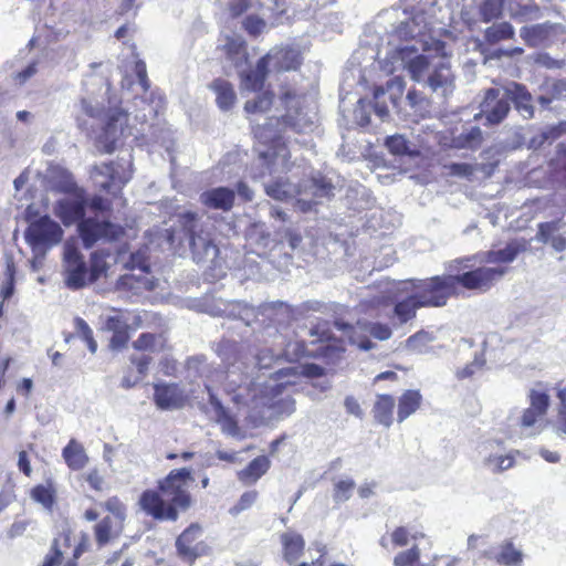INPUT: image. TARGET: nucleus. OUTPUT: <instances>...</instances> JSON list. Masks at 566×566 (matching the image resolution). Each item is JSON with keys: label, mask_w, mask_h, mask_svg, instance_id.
<instances>
[{"label": "nucleus", "mask_w": 566, "mask_h": 566, "mask_svg": "<svg viewBox=\"0 0 566 566\" xmlns=\"http://www.w3.org/2000/svg\"><path fill=\"white\" fill-rule=\"evenodd\" d=\"M281 99L286 108L282 120L272 117L265 125L254 128V136L258 140L255 150L259 156L250 175L253 180L262 182L269 197L285 201L302 195L303 190L281 176L290 169V151L282 140L281 126L291 127L293 130L302 133L312 127L313 117L303 111L304 97L295 92L286 90Z\"/></svg>", "instance_id": "obj_1"}, {"label": "nucleus", "mask_w": 566, "mask_h": 566, "mask_svg": "<svg viewBox=\"0 0 566 566\" xmlns=\"http://www.w3.org/2000/svg\"><path fill=\"white\" fill-rule=\"evenodd\" d=\"M240 367L232 366L226 373V389L234 392L233 399L238 403L251 406L252 408H266L269 418L289 417L295 411V400L291 397L289 389L295 385L298 373L296 368H282L268 377L264 373L255 377L245 375L243 382H238V370ZM218 379L223 378L218 373Z\"/></svg>", "instance_id": "obj_2"}, {"label": "nucleus", "mask_w": 566, "mask_h": 566, "mask_svg": "<svg viewBox=\"0 0 566 566\" xmlns=\"http://www.w3.org/2000/svg\"><path fill=\"white\" fill-rule=\"evenodd\" d=\"M427 21L423 13L419 12L407 18L396 27L394 36L406 43L397 45L388 55L391 66L386 69L394 73L399 69H406L410 77L416 82H426V72L433 56L444 57L446 43L432 38H427Z\"/></svg>", "instance_id": "obj_3"}, {"label": "nucleus", "mask_w": 566, "mask_h": 566, "mask_svg": "<svg viewBox=\"0 0 566 566\" xmlns=\"http://www.w3.org/2000/svg\"><path fill=\"white\" fill-rule=\"evenodd\" d=\"M86 203L84 192L76 190L57 200L53 207V212L66 227L81 221L78 231L86 249H91L99 241L116 240L123 233V228L104 219H83Z\"/></svg>", "instance_id": "obj_4"}, {"label": "nucleus", "mask_w": 566, "mask_h": 566, "mask_svg": "<svg viewBox=\"0 0 566 566\" xmlns=\"http://www.w3.org/2000/svg\"><path fill=\"white\" fill-rule=\"evenodd\" d=\"M178 222L189 241L192 260L211 270H221L222 260L214 242V227L210 219L193 211H184L178 214Z\"/></svg>", "instance_id": "obj_5"}, {"label": "nucleus", "mask_w": 566, "mask_h": 566, "mask_svg": "<svg viewBox=\"0 0 566 566\" xmlns=\"http://www.w3.org/2000/svg\"><path fill=\"white\" fill-rule=\"evenodd\" d=\"M455 279L452 275L433 276L427 280H412L399 283L403 290L412 292L423 307H439L446 305L450 295L455 292Z\"/></svg>", "instance_id": "obj_6"}, {"label": "nucleus", "mask_w": 566, "mask_h": 566, "mask_svg": "<svg viewBox=\"0 0 566 566\" xmlns=\"http://www.w3.org/2000/svg\"><path fill=\"white\" fill-rule=\"evenodd\" d=\"M193 482L190 468L176 469L158 481V490L174 510L186 511L191 506L190 484Z\"/></svg>", "instance_id": "obj_7"}, {"label": "nucleus", "mask_w": 566, "mask_h": 566, "mask_svg": "<svg viewBox=\"0 0 566 566\" xmlns=\"http://www.w3.org/2000/svg\"><path fill=\"white\" fill-rule=\"evenodd\" d=\"M133 175L130 155L115 163L96 165L91 174L96 187L117 196Z\"/></svg>", "instance_id": "obj_8"}, {"label": "nucleus", "mask_w": 566, "mask_h": 566, "mask_svg": "<svg viewBox=\"0 0 566 566\" xmlns=\"http://www.w3.org/2000/svg\"><path fill=\"white\" fill-rule=\"evenodd\" d=\"M24 237L32 252L43 254L61 242L63 230L49 216H42L29 224Z\"/></svg>", "instance_id": "obj_9"}, {"label": "nucleus", "mask_w": 566, "mask_h": 566, "mask_svg": "<svg viewBox=\"0 0 566 566\" xmlns=\"http://www.w3.org/2000/svg\"><path fill=\"white\" fill-rule=\"evenodd\" d=\"M63 262L65 275L64 282L69 289L78 290L88 283H93L83 255L71 242L64 243Z\"/></svg>", "instance_id": "obj_10"}, {"label": "nucleus", "mask_w": 566, "mask_h": 566, "mask_svg": "<svg viewBox=\"0 0 566 566\" xmlns=\"http://www.w3.org/2000/svg\"><path fill=\"white\" fill-rule=\"evenodd\" d=\"M127 123V113L120 109L109 111L102 133L96 138L97 147L105 153H112L123 137L132 135V128Z\"/></svg>", "instance_id": "obj_11"}, {"label": "nucleus", "mask_w": 566, "mask_h": 566, "mask_svg": "<svg viewBox=\"0 0 566 566\" xmlns=\"http://www.w3.org/2000/svg\"><path fill=\"white\" fill-rule=\"evenodd\" d=\"M479 457L482 467L491 473L497 474L511 469L515 463L513 452H506L499 440H488L480 444Z\"/></svg>", "instance_id": "obj_12"}, {"label": "nucleus", "mask_w": 566, "mask_h": 566, "mask_svg": "<svg viewBox=\"0 0 566 566\" xmlns=\"http://www.w3.org/2000/svg\"><path fill=\"white\" fill-rule=\"evenodd\" d=\"M505 273L506 268L503 266H480L462 274L452 275V279H455V289L458 285H462L468 290L485 292L495 282L500 281Z\"/></svg>", "instance_id": "obj_13"}, {"label": "nucleus", "mask_w": 566, "mask_h": 566, "mask_svg": "<svg viewBox=\"0 0 566 566\" xmlns=\"http://www.w3.org/2000/svg\"><path fill=\"white\" fill-rule=\"evenodd\" d=\"M430 138H434V136L427 134L421 137L411 134V138H408L402 134H395L386 138L385 146L395 156L416 159L421 157L423 151L430 149Z\"/></svg>", "instance_id": "obj_14"}, {"label": "nucleus", "mask_w": 566, "mask_h": 566, "mask_svg": "<svg viewBox=\"0 0 566 566\" xmlns=\"http://www.w3.org/2000/svg\"><path fill=\"white\" fill-rule=\"evenodd\" d=\"M481 115L491 125L500 124L510 112L506 86L502 88H489L481 102Z\"/></svg>", "instance_id": "obj_15"}, {"label": "nucleus", "mask_w": 566, "mask_h": 566, "mask_svg": "<svg viewBox=\"0 0 566 566\" xmlns=\"http://www.w3.org/2000/svg\"><path fill=\"white\" fill-rule=\"evenodd\" d=\"M139 507L156 521L178 520L179 513L169 506L166 499L156 490H145L138 500Z\"/></svg>", "instance_id": "obj_16"}, {"label": "nucleus", "mask_w": 566, "mask_h": 566, "mask_svg": "<svg viewBox=\"0 0 566 566\" xmlns=\"http://www.w3.org/2000/svg\"><path fill=\"white\" fill-rule=\"evenodd\" d=\"M290 314L287 305L282 302L266 303L259 308L245 306L241 313V319L245 325L252 326L254 323H264L265 318L274 323H281Z\"/></svg>", "instance_id": "obj_17"}, {"label": "nucleus", "mask_w": 566, "mask_h": 566, "mask_svg": "<svg viewBox=\"0 0 566 566\" xmlns=\"http://www.w3.org/2000/svg\"><path fill=\"white\" fill-rule=\"evenodd\" d=\"M132 266L139 268L142 273L136 275L133 273L124 274L117 282V287L124 291H130L134 295H138L144 291H150L154 289V283L148 277L144 270L146 268L144 260L139 254H132Z\"/></svg>", "instance_id": "obj_18"}, {"label": "nucleus", "mask_w": 566, "mask_h": 566, "mask_svg": "<svg viewBox=\"0 0 566 566\" xmlns=\"http://www.w3.org/2000/svg\"><path fill=\"white\" fill-rule=\"evenodd\" d=\"M433 66L434 69L428 75L426 83L433 93L447 97L454 90V76L450 64L446 61H440L433 64Z\"/></svg>", "instance_id": "obj_19"}, {"label": "nucleus", "mask_w": 566, "mask_h": 566, "mask_svg": "<svg viewBox=\"0 0 566 566\" xmlns=\"http://www.w3.org/2000/svg\"><path fill=\"white\" fill-rule=\"evenodd\" d=\"M423 307L419 303V298L416 294L410 292V295L401 301H395V305L392 308H389L388 305L384 306V315L389 317L392 322V325H402L416 316V312L418 308Z\"/></svg>", "instance_id": "obj_20"}, {"label": "nucleus", "mask_w": 566, "mask_h": 566, "mask_svg": "<svg viewBox=\"0 0 566 566\" xmlns=\"http://www.w3.org/2000/svg\"><path fill=\"white\" fill-rule=\"evenodd\" d=\"M261 60L269 71H290L300 65V53L294 49L274 48Z\"/></svg>", "instance_id": "obj_21"}, {"label": "nucleus", "mask_w": 566, "mask_h": 566, "mask_svg": "<svg viewBox=\"0 0 566 566\" xmlns=\"http://www.w3.org/2000/svg\"><path fill=\"white\" fill-rule=\"evenodd\" d=\"M154 400L160 409H178L186 401V395L176 384L155 385Z\"/></svg>", "instance_id": "obj_22"}, {"label": "nucleus", "mask_w": 566, "mask_h": 566, "mask_svg": "<svg viewBox=\"0 0 566 566\" xmlns=\"http://www.w3.org/2000/svg\"><path fill=\"white\" fill-rule=\"evenodd\" d=\"M506 92L509 95V102L514 104L515 109L524 119H531L534 117L535 109L533 105V97L528 90L516 82H512L506 85Z\"/></svg>", "instance_id": "obj_23"}, {"label": "nucleus", "mask_w": 566, "mask_h": 566, "mask_svg": "<svg viewBox=\"0 0 566 566\" xmlns=\"http://www.w3.org/2000/svg\"><path fill=\"white\" fill-rule=\"evenodd\" d=\"M201 535V527L197 524L190 525L186 528L177 538L176 547L180 556H182L189 563L199 555V545L195 542Z\"/></svg>", "instance_id": "obj_24"}, {"label": "nucleus", "mask_w": 566, "mask_h": 566, "mask_svg": "<svg viewBox=\"0 0 566 566\" xmlns=\"http://www.w3.org/2000/svg\"><path fill=\"white\" fill-rule=\"evenodd\" d=\"M234 198V191L227 187L212 188L200 195V201L202 205L210 209H219L223 211H228L232 208Z\"/></svg>", "instance_id": "obj_25"}, {"label": "nucleus", "mask_w": 566, "mask_h": 566, "mask_svg": "<svg viewBox=\"0 0 566 566\" xmlns=\"http://www.w3.org/2000/svg\"><path fill=\"white\" fill-rule=\"evenodd\" d=\"M559 221L544 222L538 224L536 240L549 243L557 252L566 250V238L559 234Z\"/></svg>", "instance_id": "obj_26"}, {"label": "nucleus", "mask_w": 566, "mask_h": 566, "mask_svg": "<svg viewBox=\"0 0 566 566\" xmlns=\"http://www.w3.org/2000/svg\"><path fill=\"white\" fill-rule=\"evenodd\" d=\"M271 462L265 455L252 460L249 465L238 472V479L245 485L254 484L270 469Z\"/></svg>", "instance_id": "obj_27"}, {"label": "nucleus", "mask_w": 566, "mask_h": 566, "mask_svg": "<svg viewBox=\"0 0 566 566\" xmlns=\"http://www.w3.org/2000/svg\"><path fill=\"white\" fill-rule=\"evenodd\" d=\"M209 87L216 93V102L220 109L229 111L234 105L237 95L230 82L217 78Z\"/></svg>", "instance_id": "obj_28"}, {"label": "nucleus", "mask_w": 566, "mask_h": 566, "mask_svg": "<svg viewBox=\"0 0 566 566\" xmlns=\"http://www.w3.org/2000/svg\"><path fill=\"white\" fill-rule=\"evenodd\" d=\"M553 25L549 23L523 27L520 30V36L528 46L536 48L543 45L549 38Z\"/></svg>", "instance_id": "obj_29"}, {"label": "nucleus", "mask_w": 566, "mask_h": 566, "mask_svg": "<svg viewBox=\"0 0 566 566\" xmlns=\"http://www.w3.org/2000/svg\"><path fill=\"white\" fill-rule=\"evenodd\" d=\"M62 455L72 470H81L88 462L84 447L75 439L70 440L69 444L63 449Z\"/></svg>", "instance_id": "obj_30"}, {"label": "nucleus", "mask_w": 566, "mask_h": 566, "mask_svg": "<svg viewBox=\"0 0 566 566\" xmlns=\"http://www.w3.org/2000/svg\"><path fill=\"white\" fill-rule=\"evenodd\" d=\"M269 72L268 66L260 59L256 66L242 74L241 84L244 90L256 92L263 87L264 80Z\"/></svg>", "instance_id": "obj_31"}, {"label": "nucleus", "mask_w": 566, "mask_h": 566, "mask_svg": "<svg viewBox=\"0 0 566 566\" xmlns=\"http://www.w3.org/2000/svg\"><path fill=\"white\" fill-rule=\"evenodd\" d=\"M394 408L395 400L391 396H378L373 409L375 420L386 428L390 427L392 423Z\"/></svg>", "instance_id": "obj_32"}, {"label": "nucleus", "mask_w": 566, "mask_h": 566, "mask_svg": "<svg viewBox=\"0 0 566 566\" xmlns=\"http://www.w3.org/2000/svg\"><path fill=\"white\" fill-rule=\"evenodd\" d=\"M285 559L292 564L300 557L304 549L303 537L295 532H285L281 535Z\"/></svg>", "instance_id": "obj_33"}, {"label": "nucleus", "mask_w": 566, "mask_h": 566, "mask_svg": "<svg viewBox=\"0 0 566 566\" xmlns=\"http://www.w3.org/2000/svg\"><path fill=\"white\" fill-rule=\"evenodd\" d=\"M220 49L229 59L235 60L244 54L245 42L240 34H224L219 39Z\"/></svg>", "instance_id": "obj_34"}, {"label": "nucleus", "mask_w": 566, "mask_h": 566, "mask_svg": "<svg viewBox=\"0 0 566 566\" xmlns=\"http://www.w3.org/2000/svg\"><path fill=\"white\" fill-rule=\"evenodd\" d=\"M421 395L417 390H407L399 398L398 421L402 422L409 416L415 413L421 403Z\"/></svg>", "instance_id": "obj_35"}, {"label": "nucleus", "mask_w": 566, "mask_h": 566, "mask_svg": "<svg viewBox=\"0 0 566 566\" xmlns=\"http://www.w3.org/2000/svg\"><path fill=\"white\" fill-rule=\"evenodd\" d=\"M518 245L514 242L507 243L505 248L500 250H491L483 254L481 262L501 264L511 263L518 254Z\"/></svg>", "instance_id": "obj_36"}, {"label": "nucleus", "mask_w": 566, "mask_h": 566, "mask_svg": "<svg viewBox=\"0 0 566 566\" xmlns=\"http://www.w3.org/2000/svg\"><path fill=\"white\" fill-rule=\"evenodd\" d=\"M515 35L514 27L509 22L493 23L484 31V39L490 44L513 39Z\"/></svg>", "instance_id": "obj_37"}, {"label": "nucleus", "mask_w": 566, "mask_h": 566, "mask_svg": "<svg viewBox=\"0 0 566 566\" xmlns=\"http://www.w3.org/2000/svg\"><path fill=\"white\" fill-rule=\"evenodd\" d=\"M483 142L482 130L478 126H472L468 129H464L457 137H454L453 143L457 148H468V149H476L481 146Z\"/></svg>", "instance_id": "obj_38"}, {"label": "nucleus", "mask_w": 566, "mask_h": 566, "mask_svg": "<svg viewBox=\"0 0 566 566\" xmlns=\"http://www.w3.org/2000/svg\"><path fill=\"white\" fill-rule=\"evenodd\" d=\"M307 188L312 196L316 199L314 202L317 203L318 200L323 198H329L334 196L335 186L328 178L319 176L313 177Z\"/></svg>", "instance_id": "obj_39"}, {"label": "nucleus", "mask_w": 566, "mask_h": 566, "mask_svg": "<svg viewBox=\"0 0 566 566\" xmlns=\"http://www.w3.org/2000/svg\"><path fill=\"white\" fill-rule=\"evenodd\" d=\"M280 342H275V345L280 348L282 358H285L289 361L297 360L305 356L306 347L304 343L298 340H291L285 343L283 337L279 336Z\"/></svg>", "instance_id": "obj_40"}, {"label": "nucleus", "mask_w": 566, "mask_h": 566, "mask_svg": "<svg viewBox=\"0 0 566 566\" xmlns=\"http://www.w3.org/2000/svg\"><path fill=\"white\" fill-rule=\"evenodd\" d=\"M165 346V339L161 335L150 333L142 334L134 343L133 347L137 350L159 352Z\"/></svg>", "instance_id": "obj_41"}, {"label": "nucleus", "mask_w": 566, "mask_h": 566, "mask_svg": "<svg viewBox=\"0 0 566 566\" xmlns=\"http://www.w3.org/2000/svg\"><path fill=\"white\" fill-rule=\"evenodd\" d=\"M503 0H483L479 7L481 20L485 23L501 18L503 12Z\"/></svg>", "instance_id": "obj_42"}, {"label": "nucleus", "mask_w": 566, "mask_h": 566, "mask_svg": "<svg viewBox=\"0 0 566 566\" xmlns=\"http://www.w3.org/2000/svg\"><path fill=\"white\" fill-rule=\"evenodd\" d=\"M522 560V552L516 549L512 543L503 545L500 554L496 556V562L505 566H520Z\"/></svg>", "instance_id": "obj_43"}, {"label": "nucleus", "mask_w": 566, "mask_h": 566, "mask_svg": "<svg viewBox=\"0 0 566 566\" xmlns=\"http://www.w3.org/2000/svg\"><path fill=\"white\" fill-rule=\"evenodd\" d=\"M95 539L98 547H103L111 542L112 538L117 536L112 530V518L109 516L104 517L94 526Z\"/></svg>", "instance_id": "obj_44"}, {"label": "nucleus", "mask_w": 566, "mask_h": 566, "mask_svg": "<svg viewBox=\"0 0 566 566\" xmlns=\"http://www.w3.org/2000/svg\"><path fill=\"white\" fill-rule=\"evenodd\" d=\"M275 348H263L255 356V366L259 371L269 369L274 363H277L282 356L280 348L274 344Z\"/></svg>", "instance_id": "obj_45"}, {"label": "nucleus", "mask_w": 566, "mask_h": 566, "mask_svg": "<svg viewBox=\"0 0 566 566\" xmlns=\"http://www.w3.org/2000/svg\"><path fill=\"white\" fill-rule=\"evenodd\" d=\"M358 328L379 340H387L392 334L391 328L387 324L379 322H359Z\"/></svg>", "instance_id": "obj_46"}, {"label": "nucleus", "mask_w": 566, "mask_h": 566, "mask_svg": "<svg viewBox=\"0 0 566 566\" xmlns=\"http://www.w3.org/2000/svg\"><path fill=\"white\" fill-rule=\"evenodd\" d=\"M273 102V95L269 92H264L258 95L254 99L247 101L244 104V111L248 114L265 113L270 109Z\"/></svg>", "instance_id": "obj_47"}, {"label": "nucleus", "mask_w": 566, "mask_h": 566, "mask_svg": "<svg viewBox=\"0 0 566 566\" xmlns=\"http://www.w3.org/2000/svg\"><path fill=\"white\" fill-rule=\"evenodd\" d=\"M6 273L1 294L3 300L9 298L14 292L15 265L12 255L6 254Z\"/></svg>", "instance_id": "obj_48"}, {"label": "nucleus", "mask_w": 566, "mask_h": 566, "mask_svg": "<svg viewBox=\"0 0 566 566\" xmlns=\"http://www.w3.org/2000/svg\"><path fill=\"white\" fill-rule=\"evenodd\" d=\"M335 327L338 331L346 332L349 342L356 344L360 349L369 350L373 348V343L368 338L357 335L355 328L352 325L342 321H335Z\"/></svg>", "instance_id": "obj_49"}, {"label": "nucleus", "mask_w": 566, "mask_h": 566, "mask_svg": "<svg viewBox=\"0 0 566 566\" xmlns=\"http://www.w3.org/2000/svg\"><path fill=\"white\" fill-rule=\"evenodd\" d=\"M433 340V336L424 331L418 332L406 340V347L416 353H423Z\"/></svg>", "instance_id": "obj_50"}, {"label": "nucleus", "mask_w": 566, "mask_h": 566, "mask_svg": "<svg viewBox=\"0 0 566 566\" xmlns=\"http://www.w3.org/2000/svg\"><path fill=\"white\" fill-rule=\"evenodd\" d=\"M221 9L231 17H240L252 7V0H218Z\"/></svg>", "instance_id": "obj_51"}, {"label": "nucleus", "mask_w": 566, "mask_h": 566, "mask_svg": "<svg viewBox=\"0 0 566 566\" xmlns=\"http://www.w3.org/2000/svg\"><path fill=\"white\" fill-rule=\"evenodd\" d=\"M107 270V263L105 260V255L102 252L95 251L91 254L90 260V275L92 282H95L99 279L102 274H104Z\"/></svg>", "instance_id": "obj_52"}, {"label": "nucleus", "mask_w": 566, "mask_h": 566, "mask_svg": "<svg viewBox=\"0 0 566 566\" xmlns=\"http://www.w3.org/2000/svg\"><path fill=\"white\" fill-rule=\"evenodd\" d=\"M557 398L559 399V409L556 422L558 434H566V385L557 388Z\"/></svg>", "instance_id": "obj_53"}, {"label": "nucleus", "mask_w": 566, "mask_h": 566, "mask_svg": "<svg viewBox=\"0 0 566 566\" xmlns=\"http://www.w3.org/2000/svg\"><path fill=\"white\" fill-rule=\"evenodd\" d=\"M446 174L459 178H469L475 171L474 166L467 163H451L443 165Z\"/></svg>", "instance_id": "obj_54"}, {"label": "nucleus", "mask_w": 566, "mask_h": 566, "mask_svg": "<svg viewBox=\"0 0 566 566\" xmlns=\"http://www.w3.org/2000/svg\"><path fill=\"white\" fill-rule=\"evenodd\" d=\"M374 111L375 114L385 120L389 116V109L386 103V91L384 87H376L374 91Z\"/></svg>", "instance_id": "obj_55"}, {"label": "nucleus", "mask_w": 566, "mask_h": 566, "mask_svg": "<svg viewBox=\"0 0 566 566\" xmlns=\"http://www.w3.org/2000/svg\"><path fill=\"white\" fill-rule=\"evenodd\" d=\"M531 407L537 413L545 415L549 406V396L544 391L531 390L530 392Z\"/></svg>", "instance_id": "obj_56"}, {"label": "nucleus", "mask_w": 566, "mask_h": 566, "mask_svg": "<svg viewBox=\"0 0 566 566\" xmlns=\"http://www.w3.org/2000/svg\"><path fill=\"white\" fill-rule=\"evenodd\" d=\"M355 483L353 480H340L335 484L333 497L337 503L347 501L354 490Z\"/></svg>", "instance_id": "obj_57"}, {"label": "nucleus", "mask_w": 566, "mask_h": 566, "mask_svg": "<svg viewBox=\"0 0 566 566\" xmlns=\"http://www.w3.org/2000/svg\"><path fill=\"white\" fill-rule=\"evenodd\" d=\"M511 17L520 21H527L538 18L539 8L536 4L521 6L515 10L512 6L510 8Z\"/></svg>", "instance_id": "obj_58"}, {"label": "nucleus", "mask_w": 566, "mask_h": 566, "mask_svg": "<svg viewBox=\"0 0 566 566\" xmlns=\"http://www.w3.org/2000/svg\"><path fill=\"white\" fill-rule=\"evenodd\" d=\"M542 140H547L552 144L566 133V122H559L554 125L545 126L542 130Z\"/></svg>", "instance_id": "obj_59"}, {"label": "nucleus", "mask_w": 566, "mask_h": 566, "mask_svg": "<svg viewBox=\"0 0 566 566\" xmlns=\"http://www.w3.org/2000/svg\"><path fill=\"white\" fill-rule=\"evenodd\" d=\"M103 505L118 521L123 522L126 518V507L117 496L109 497Z\"/></svg>", "instance_id": "obj_60"}, {"label": "nucleus", "mask_w": 566, "mask_h": 566, "mask_svg": "<svg viewBox=\"0 0 566 566\" xmlns=\"http://www.w3.org/2000/svg\"><path fill=\"white\" fill-rule=\"evenodd\" d=\"M419 558V548L417 545L410 549L399 553L395 559V566H411Z\"/></svg>", "instance_id": "obj_61"}, {"label": "nucleus", "mask_w": 566, "mask_h": 566, "mask_svg": "<svg viewBox=\"0 0 566 566\" xmlns=\"http://www.w3.org/2000/svg\"><path fill=\"white\" fill-rule=\"evenodd\" d=\"M243 27L249 34L255 36L263 32L266 23L256 15H248L243 22Z\"/></svg>", "instance_id": "obj_62"}, {"label": "nucleus", "mask_w": 566, "mask_h": 566, "mask_svg": "<svg viewBox=\"0 0 566 566\" xmlns=\"http://www.w3.org/2000/svg\"><path fill=\"white\" fill-rule=\"evenodd\" d=\"M80 105L82 112L92 118L98 117L103 109V105L93 98L83 97Z\"/></svg>", "instance_id": "obj_63"}, {"label": "nucleus", "mask_w": 566, "mask_h": 566, "mask_svg": "<svg viewBox=\"0 0 566 566\" xmlns=\"http://www.w3.org/2000/svg\"><path fill=\"white\" fill-rule=\"evenodd\" d=\"M105 328L113 333L126 332L128 328L127 321L124 318L122 313H117L114 316H109L105 322Z\"/></svg>", "instance_id": "obj_64"}]
</instances>
